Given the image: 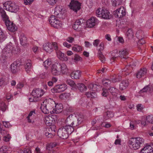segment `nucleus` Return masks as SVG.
I'll use <instances>...</instances> for the list:
<instances>
[{
  "label": "nucleus",
  "mask_w": 153,
  "mask_h": 153,
  "mask_svg": "<svg viewBox=\"0 0 153 153\" xmlns=\"http://www.w3.org/2000/svg\"><path fill=\"white\" fill-rule=\"evenodd\" d=\"M55 106V102L53 100L49 99L44 101L42 104L40 109L42 112L45 114H48L49 112L51 114Z\"/></svg>",
  "instance_id": "1"
},
{
  "label": "nucleus",
  "mask_w": 153,
  "mask_h": 153,
  "mask_svg": "<svg viewBox=\"0 0 153 153\" xmlns=\"http://www.w3.org/2000/svg\"><path fill=\"white\" fill-rule=\"evenodd\" d=\"M144 140L142 138L137 137L131 138L129 141V144L131 149L134 150L138 149L143 143Z\"/></svg>",
  "instance_id": "2"
},
{
  "label": "nucleus",
  "mask_w": 153,
  "mask_h": 153,
  "mask_svg": "<svg viewBox=\"0 0 153 153\" xmlns=\"http://www.w3.org/2000/svg\"><path fill=\"white\" fill-rule=\"evenodd\" d=\"M44 94L43 90L39 88H35L33 89L32 93V96L29 98L30 102H36L39 101V97Z\"/></svg>",
  "instance_id": "3"
},
{
  "label": "nucleus",
  "mask_w": 153,
  "mask_h": 153,
  "mask_svg": "<svg viewBox=\"0 0 153 153\" xmlns=\"http://www.w3.org/2000/svg\"><path fill=\"white\" fill-rule=\"evenodd\" d=\"M96 13L98 17H101L104 19H109L111 17V15L109 11L104 8L98 9Z\"/></svg>",
  "instance_id": "4"
},
{
  "label": "nucleus",
  "mask_w": 153,
  "mask_h": 153,
  "mask_svg": "<svg viewBox=\"0 0 153 153\" xmlns=\"http://www.w3.org/2000/svg\"><path fill=\"white\" fill-rule=\"evenodd\" d=\"M68 6L70 9L76 13L81 9L80 3L75 0H72Z\"/></svg>",
  "instance_id": "5"
},
{
  "label": "nucleus",
  "mask_w": 153,
  "mask_h": 153,
  "mask_svg": "<svg viewBox=\"0 0 153 153\" xmlns=\"http://www.w3.org/2000/svg\"><path fill=\"white\" fill-rule=\"evenodd\" d=\"M65 10L64 9L60 7L59 6H57L55 9L54 15L60 19H63L65 17Z\"/></svg>",
  "instance_id": "6"
},
{
  "label": "nucleus",
  "mask_w": 153,
  "mask_h": 153,
  "mask_svg": "<svg viewBox=\"0 0 153 153\" xmlns=\"http://www.w3.org/2000/svg\"><path fill=\"white\" fill-rule=\"evenodd\" d=\"M0 13L1 14L3 20L6 26L8 31H10V20L9 17L6 14L3 8L0 7Z\"/></svg>",
  "instance_id": "7"
},
{
  "label": "nucleus",
  "mask_w": 153,
  "mask_h": 153,
  "mask_svg": "<svg viewBox=\"0 0 153 153\" xmlns=\"http://www.w3.org/2000/svg\"><path fill=\"white\" fill-rule=\"evenodd\" d=\"M0 13L1 14L3 20L6 26L8 31H10V20L9 17L6 14L3 8L0 7Z\"/></svg>",
  "instance_id": "8"
},
{
  "label": "nucleus",
  "mask_w": 153,
  "mask_h": 153,
  "mask_svg": "<svg viewBox=\"0 0 153 153\" xmlns=\"http://www.w3.org/2000/svg\"><path fill=\"white\" fill-rule=\"evenodd\" d=\"M56 129L54 126L48 127L44 130L45 134L48 138H52L55 135Z\"/></svg>",
  "instance_id": "9"
},
{
  "label": "nucleus",
  "mask_w": 153,
  "mask_h": 153,
  "mask_svg": "<svg viewBox=\"0 0 153 153\" xmlns=\"http://www.w3.org/2000/svg\"><path fill=\"white\" fill-rule=\"evenodd\" d=\"M67 88V85L65 84H62L56 85L51 89V91L53 93H60L64 91Z\"/></svg>",
  "instance_id": "10"
},
{
  "label": "nucleus",
  "mask_w": 153,
  "mask_h": 153,
  "mask_svg": "<svg viewBox=\"0 0 153 153\" xmlns=\"http://www.w3.org/2000/svg\"><path fill=\"white\" fill-rule=\"evenodd\" d=\"M57 119L56 116L53 115L51 116H49L45 117V121L47 126H51L54 124Z\"/></svg>",
  "instance_id": "11"
},
{
  "label": "nucleus",
  "mask_w": 153,
  "mask_h": 153,
  "mask_svg": "<svg viewBox=\"0 0 153 153\" xmlns=\"http://www.w3.org/2000/svg\"><path fill=\"white\" fill-rule=\"evenodd\" d=\"M49 22L51 25L54 27L58 28L61 27L60 22L56 19L55 17L53 15H52L50 17Z\"/></svg>",
  "instance_id": "12"
},
{
  "label": "nucleus",
  "mask_w": 153,
  "mask_h": 153,
  "mask_svg": "<svg viewBox=\"0 0 153 153\" xmlns=\"http://www.w3.org/2000/svg\"><path fill=\"white\" fill-rule=\"evenodd\" d=\"M60 65L59 63L53 64L51 68V72L54 75L58 76L61 74Z\"/></svg>",
  "instance_id": "13"
},
{
  "label": "nucleus",
  "mask_w": 153,
  "mask_h": 153,
  "mask_svg": "<svg viewBox=\"0 0 153 153\" xmlns=\"http://www.w3.org/2000/svg\"><path fill=\"white\" fill-rule=\"evenodd\" d=\"M57 134L58 136L62 139H67L69 135L62 127L59 128L58 129Z\"/></svg>",
  "instance_id": "14"
},
{
  "label": "nucleus",
  "mask_w": 153,
  "mask_h": 153,
  "mask_svg": "<svg viewBox=\"0 0 153 153\" xmlns=\"http://www.w3.org/2000/svg\"><path fill=\"white\" fill-rule=\"evenodd\" d=\"M99 46L100 48L98 50L97 56L101 61L102 63H104L106 60L105 58L102 54V53L101 52V51H102L104 49L103 43V42L101 43L99 45Z\"/></svg>",
  "instance_id": "15"
},
{
  "label": "nucleus",
  "mask_w": 153,
  "mask_h": 153,
  "mask_svg": "<svg viewBox=\"0 0 153 153\" xmlns=\"http://www.w3.org/2000/svg\"><path fill=\"white\" fill-rule=\"evenodd\" d=\"M114 14L115 17L121 18L126 14L125 9L123 8H119L114 11Z\"/></svg>",
  "instance_id": "16"
},
{
  "label": "nucleus",
  "mask_w": 153,
  "mask_h": 153,
  "mask_svg": "<svg viewBox=\"0 0 153 153\" xmlns=\"http://www.w3.org/2000/svg\"><path fill=\"white\" fill-rule=\"evenodd\" d=\"M120 57L122 58L126 59L128 57V50L126 48H124L119 51Z\"/></svg>",
  "instance_id": "17"
},
{
  "label": "nucleus",
  "mask_w": 153,
  "mask_h": 153,
  "mask_svg": "<svg viewBox=\"0 0 153 153\" xmlns=\"http://www.w3.org/2000/svg\"><path fill=\"white\" fill-rule=\"evenodd\" d=\"M43 48L46 52L50 53L53 51L52 44L51 43L48 42L43 45Z\"/></svg>",
  "instance_id": "18"
},
{
  "label": "nucleus",
  "mask_w": 153,
  "mask_h": 153,
  "mask_svg": "<svg viewBox=\"0 0 153 153\" xmlns=\"http://www.w3.org/2000/svg\"><path fill=\"white\" fill-rule=\"evenodd\" d=\"M147 69L146 68H141L137 73L136 76L137 78H140L144 76L147 73Z\"/></svg>",
  "instance_id": "19"
},
{
  "label": "nucleus",
  "mask_w": 153,
  "mask_h": 153,
  "mask_svg": "<svg viewBox=\"0 0 153 153\" xmlns=\"http://www.w3.org/2000/svg\"><path fill=\"white\" fill-rule=\"evenodd\" d=\"M74 90H76L78 89V90L81 92H83L84 91H85L87 89L86 87L84 84L82 83H77L74 88Z\"/></svg>",
  "instance_id": "20"
},
{
  "label": "nucleus",
  "mask_w": 153,
  "mask_h": 153,
  "mask_svg": "<svg viewBox=\"0 0 153 153\" xmlns=\"http://www.w3.org/2000/svg\"><path fill=\"white\" fill-rule=\"evenodd\" d=\"M62 108L63 107L62 104H59L56 105L55 103V106L52 111V113L58 114L61 112L62 111Z\"/></svg>",
  "instance_id": "21"
},
{
  "label": "nucleus",
  "mask_w": 153,
  "mask_h": 153,
  "mask_svg": "<svg viewBox=\"0 0 153 153\" xmlns=\"http://www.w3.org/2000/svg\"><path fill=\"white\" fill-rule=\"evenodd\" d=\"M96 19L92 17L88 19L86 22V25L87 27L90 28H91L94 27L95 24Z\"/></svg>",
  "instance_id": "22"
},
{
  "label": "nucleus",
  "mask_w": 153,
  "mask_h": 153,
  "mask_svg": "<svg viewBox=\"0 0 153 153\" xmlns=\"http://www.w3.org/2000/svg\"><path fill=\"white\" fill-rule=\"evenodd\" d=\"M62 127L67 131L69 134H71L74 130V127L71 125L66 124L65 126Z\"/></svg>",
  "instance_id": "23"
},
{
  "label": "nucleus",
  "mask_w": 153,
  "mask_h": 153,
  "mask_svg": "<svg viewBox=\"0 0 153 153\" xmlns=\"http://www.w3.org/2000/svg\"><path fill=\"white\" fill-rule=\"evenodd\" d=\"M111 60H113V61L116 60V59L119 56L120 57L119 51L117 50L113 51L111 53Z\"/></svg>",
  "instance_id": "24"
},
{
  "label": "nucleus",
  "mask_w": 153,
  "mask_h": 153,
  "mask_svg": "<svg viewBox=\"0 0 153 153\" xmlns=\"http://www.w3.org/2000/svg\"><path fill=\"white\" fill-rule=\"evenodd\" d=\"M80 76V72L79 70L74 71L71 74V77L72 79H78Z\"/></svg>",
  "instance_id": "25"
},
{
  "label": "nucleus",
  "mask_w": 153,
  "mask_h": 153,
  "mask_svg": "<svg viewBox=\"0 0 153 153\" xmlns=\"http://www.w3.org/2000/svg\"><path fill=\"white\" fill-rule=\"evenodd\" d=\"M19 39L20 43L22 46H25L27 44L26 37L24 34H22L19 37Z\"/></svg>",
  "instance_id": "26"
},
{
  "label": "nucleus",
  "mask_w": 153,
  "mask_h": 153,
  "mask_svg": "<svg viewBox=\"0 0 153 153\" xmlns=\"http://www.w3.org/2000/svg\"><path fill=\"white\" fill-rule=\"evenodd\" d=\"M1 133H3L4 135L3 140L6 142H8L10 141V135L8 132L4 130L1 131Z\"/></svg>",
  "instance_id": "27"
},
{
  "label": "nucleus",
  "mask_w": 153,
  "mask_h": 153,
  "mask_svg": "<svg viewBox=\"0 0 153 153\" xmlns=\"http://www.w3.org/2000/svg\"><path fill=\"white\" fill-rule=\"evenodd\" d=\"M114 116V113L111 111H108L104 114V118L105 120L109 119Z\"/></svg>",
  "instance_id": "28"
},
{
  "label": "nucleus",
  "mask_w": 153,
  "mask_h": 153,
  "mask_svg": "<svg viewBox=\"0 0 153 153\" xmlns=\"http://www.w3.org/2000/svg\"><path fill=\"white\" fill-rule=\"evenodd\" d=\"M18 64L17 62H14L11 64L10 67L11 71L13 73H15L17 71Z\"/></svg>",
  "instance_id": "29"
},
{
  "label": "nucleus",
  "mask_w": 153,
  "mask_h": 153,
  "mask_svg": "<svg viewBox=\"0 0 153 153\" xmlns=\"http://www.w3.org/2000/svg\"><path fill=\"white\" fill-rule=\"evenodd\" d=\"M153 90L152 87L151 85H149L145 86L143 89L140 90L139 91V93H142L148 91L151 92Z\"/></svg>",
  "instance_id": "30"
},
{
  "label": "nucleus",
  "mask_w": 153,
  "mask_h": 153,
  "mask_svg": "<svg viewBox=\"0 0 153 153\" xmlns=\"http://www.w3.org/2000/svg\"><path fill=\"white\" fill-rule=\"evenodd\" d=\"M128 85V82L127 80L123 81L120 84V89L123 90L126 89Z\"/></svg>",
  "instance_id": "31"
},
{
  "label": "nucleus",
  "mask_w": 153,
  "mask_h": 153,
  "mask_svg": "<svg viewBox=\"0 0 153 153\" xmlns=\"http://www.w3.org/2000/svg\"><path fill=\"white\" fill-rule=\"evenodd\" d=\"M73 114L69 115L66 118L65 123L66 125H71L73 126Z\"/></svg>",
  "instance_id": "32"
},
{
  "label": "nucleus",
  "mask_w": 153,
  "mask_h": 153,
  "mask_svg": "<svg viewBox=\"0 0 153 153\" xmlns=\"http://www.w3.org/2000/svg\"><path fill=\"white\" fill-rule=\"evenodd\" d=\"M19 10L18 6L14 3H11L10 4V12H11L16 13Z\"/></svg>",
  "instance_id": "33"
},
{
  "label": "nucleus",
  "mask_w": 153,
  "mask_h": 153,
  "mask_svg": "<svg viewBox=\"0 0 153 153\" xmlns=\"http://www.w3.org/2000/svg\"><path fill=\"white\" fill-rule=\"evenodd\" d=\"M150 146H147L144 147L140 152L141 153H150L153 152V150H151Z\"/></svg>",
  "instance_id": "34"
},
{
  "label": "nucleus",
  "mask_w": 153,
  "mask_h": 153,
  "mask_svg": "<svg viewBox=\"0 0 153 153\" xmlns=\"http://www.w3.org/2000/svg\"><path fill=\"white\" fill-rule=\"evenodd\" d=\"M79 20H76L73 26V28L75 30L79 31L81 29L82 25L79 22Z\"/></svg>",
  "instance_id": "35"
},
{
  "label": "nucleus",
  "mask_w": 153,
  "mask_h": 153,
  "mask_svg": "<svg viewBox=\"0 0 153 153\" xmlns=\"http://www.w3.org/2000/svg\"><path fill=\"white\" fill-rule=\"evenodd\" d=\"M60 65V73L62 72V73H64L67 71V68L66 65L64 63L60 64L59 63Z\"/></svg>",
  "instance_id": "36"
},
{
  "label": "nucleus",
  "mask_w": 153,
  "mask_h": 153,
  "mask_svg": "<svg viewBox=\"0 0 153 153\" xmlns=\"http://www.w3.org/2000/svg\"><path fill=\"white\" fill-rule=\"evenodd\" d=\"M77 121H78L79 124H81L84 119V116L81 114H78L76 115Z\"/></svg>",
  "instance_id": "37"
},
{
  "label": "nucleus",
  "mask_w": 153,
  "mask_h": 153,
  "mask_svg": "<svg viewBox=\"0 0 153 153\" xmlns=\"http://www.w3.org/2000/svg\"><path fill=\"white\" fill-rule=\"evenodd\" d=\"M66 82L67 84L72 87V90H74V88L75 87L76 84L73 80L71 79H67L66 80Z\"/></svg>",
  "instance_id": "38"
},
{
  "label": "nucleus",
  "mask_w": 153,
  "mask_h": 153,
  "mask_svg": "<svg viewBox=\"0 0 153 153\" xmlns=\"http://www.w3.org/2000/svg\"><path fill=\"white\" fill-rule=\"evenodd\" d=\"M100 86H98L97 84H91L88 86V88L91 90L95 91L97 90V89L99 88Z\"/></svg>",
  "instance_id": "39"
},
{
  "label": "nucleus",
  "mask_w": 153,
  "mask_h": 153,
  "mask_svg": "<svg viewBox=\"0 0 153 153\" xmlns=\"http://www.w3.org/2000/svg\"><path fill=\"white\" fill-rule=\"evenodd\" d=\"M76 117V115L74 114H73V126L75 127L79 125L78 121H77V119Z\"/></svg>",
  "instance_id": "40"
},
{
  "label": "nucleus",
  "mask_w": 153,
  "mask_h": 153,
  "mask_svg": "<svg viewBox=\"0 0 153 153\" xmlns=\"http://www.w3.org/2000/svg\"><path fill=\"white\" fill-rule=\"evenodd\" d=\"M126 35L129 39L131 38L134 36V33L132 29H129L126 32Z\"/></svg>",
  "instance_id": "41"
},
{
  "label": "nucleus",
  "mask_w": 153,
  "mask_h": 153,
  "mask_svg": "<svg viewBox=\"0 0 153 153\" xmlns=\"http://www.w3.org/2000/svg\"><path fill=\"white\" fill-rule=\"evenodd\" d=\"M72 50L74 51L79 52L82 51V49L81 46L76 45L72 48Z\"/></svg>",
  "instance_id": "42"
},
{
  "label": "nucleus",
  "mask_w": 153,
  "mask_h": 153,
  "mask_svg": "<svg viewBox=\"0 0 153 153\" xmlns=\"http://www.w3.org/2000/svg\"><path fill=\"white\" fill-rule=\"evenodd\" d=\"M102 82L104 86H107L111 84V81L110 79H103L102 80Z\"/></svg>",
  "instance_id": "43"
},
{
  "label": "nucleus",
  "mask_w": 153,
  "mask_h": 153,
  "mask_svg": "<svg viewBox=\"0 0 153 153\" xmlns=\"http://www.w3.org/2000/svg\"><path fill=\"white\" fill-rule=\"evenodd\" d=\"M70 96V94L69 93H64L62 94L59 96V98L61 99L65 100L68 98Z\"/></svg>",
  "instance_id": "44"
},
{
  "label": "nucleus",
  "mask_w": 153,
  "mask_h": 153,
  "mask_svg": "<svg viewBox=\"0 0 153 153\" xmlns=\"http://www.w3.org/2000/svg\"><path fill=\"white\" fill-rule=\"evenodd\" d=\"M31 65L30 62H28L26 63L25 65V68L26 71L27 73L29 72L31 69Z\"/></svg>",
  "instance_id": "45"
},
{
  "label": "nucleus",
  "mask_w": 153,
  "mask_h": 153,
  "mask_svg": "<svg viewBox=\"0 0 153 153\" xmlns=\"http://www.w3.org/2000/svg\"><path fill=\"white\" fill-rule=\"evenodd\" d=\"M10 23H11V25H10V26H11L10 27V32H14L17 30V27L13 22H11L10 21Z\"/></svg>",
  "instance_id": "46"
},
{
  "label": "nucleus",
  "mask_w": 153,
  "mask_h": 153,
  "mask_svg": "<svg viewBox=\"0 0 153 153\" xmlns=\"http://www.w3.org/2000/svg\"><path fill=\"white\" fill-rule=\"evenodd\" d=\"M112 5L114 6H117L121 4L122 1L121 0H111Z\"/></svg>",
  "instance_id": "47"
},
{
  "label": "nucleus",
  "mask_w": 153,
  "mask_h": 153,
  "mask_svg": "<svg viewBox=\"0 0 153 153\" xmlns=\"http://www.w3.org/2000/svg\"><path fill=\"white\" fill-rule=\"evenodd\" d=\"M33 113H34V114H35L34 111H30L28 116L27 117V118L28 120V122L29 123H32V124H33L34 122V120H33L32 121L31 119H30V117L32 116Z\"/></svg>",
  "instance_id": "48"
},
{
  "label": "nucleus",
  "mask_w": 153,
  "mask_h": 153,
  "mask_svg": "<svg viewBox=\"0 0 153 153\" xmlns=\"http://www.w3.org/2000/svg\"><path fill=\"white\" fill-rule=\"evenodd\" d=\"M146 120L147 123L153 124V115L147 116L146 118Z\"/></svg>",
  "instance_id": "49"
},
{
  "label": "nucleus",
  "mask_w": 153,
  "mask_h": 153,
  "mask_svg": "<svg viewBox=\"0 0 153 153\" xmlns=\"http://www.w3.org/2000/svg\"><path fill=\"white\" fill-rule=\"evenodd\" d=\"M110 92L113 95H115L117 92V90L116 88L113 87H110L109 88Z\"/></svg>",
  "instance_id": "50"
},
{
  "label": "nucleus",
  "mask_w": 153,
  "mask_h": 153,
  "mask_svg": "<svg viewBox=\"0 0 153 153\" xmlns=\"http://www.w3.org/2000/svg\"><path fill=\"white\" fill-rule=\"evenodd\" d=\"M7 108V106L4 102L0 103V110L3 111H4Z\"/></svg>",
  "instance_id": "51"
},
{
  "label": "nucleus",
  "mask_w": 153,
  "mask_h": 153,
  "mask_svg": "<svg viewBox=\"0 0 153 153\" xmlns=\"http://www.w3.org/2000/svg\"><path fill=\"white\" fill-rule=\"evenodd\" d=\"M9 1H8L3 4L4 8L9 11L10 10V4H9Z\"/></svg>",
  "instance_id": "52"
},
{
  "label": "nucleus",
  "mask_w": 153,
  "mask_h": 153,
  "mask_svg": "<svg viewBox=\"0 0 153 153\" xmlns=\"http://www.w3.org/2000/svg\"><path fill=\"white\" fill-rule=\"evenodd\" d=\"M51 64V62L49 59L45 60L43 63V65L45 67L47 68Z\"/></svg>",
  "instance_id": "53"
},
{
  "label": "nucleus",
  "mask_w": 153,
  "mask_h": 153,
  "mask_svg": "<svg viewBox=\"0 0 153 153\" xmlns=\"http://www.w3.org/2000/svg\"><path fill=\"white\" fill-rule=\"evenodd\" d=\"M56 145L57 144L56 143H51L48 146H47L46 149L48 151L51 150L54 147H55Z\"/></svg>",
  "instance_id": "54"
},
{
  "label": "nucleus",
  "mask_w": 153,
  "mask_h": 153,
  "mask_svg": "<svg viewBox=\"0 0 153 153\" xmlns=\"http://www.w3.org/2000/svg\"><path fill=\"white\" fill-rule=\"evenodd\" d=\"M4 34L1 29L0 28V43L2 42L5 40Z\"/></svg>",
  "instance_id": "55"
},
{
  "label": "nucleus",
  "mask_w": 153,
  "mask_h": 153,
  "mask_svg": "<svg viewBox=\"0 0 153 153\" xmlns=\"http://www.w3.org/2000/svg\"><path fill=\"white\" fill-rule=\"evenodd\" d=\"M130 66L129 65L126 66L124 68L123 70V71H127V73H130L131 72L130 68Z\"/></svg>",
  "instance_id": "56"
},
{
  "label": "nucleus",
  "mask_w": 153,
  "mask_h": 153,
  "mask_svg": "<svg viewBox=\"0 0 153 153\" xmlns=\"http://www.w3.org/2000/svg\"><path fill=\"white\" fill-rule=\"evenodd\" d=\"M74 59L76 61H81L82 60L81 57L78 54H76L75 55Z\"/></svg>",
  "instance_id": "57"
},
{
  "label": "nucleus",
  "mask_w": 153,
  "mask_h": 153,
  "mask_svg": "<svg viewBox=\"0 0 153 153\" xmlns=\"http://www.w3.org/2000/svg\"><path fill=\"white\" fill-rule=\"evenodd\" d=\"M47 1L50 5H52L55 4L57 1V0H47Z\"/></svg>",
  "instance_id": "58"
},
{
  "label": "nucleus",
  "mask_w": 153,
  "mask_h": 153,
  "mask_svg": "<svg viewBox=\"0 0 153 153\" xmlns=\"http://www.w3.org/2000/svg\"><path fill=\"white\" fill-rule=\"evenodd\" d=\"M10 46L9 45H7L4 49V51L6 53V54H7L10 53Z\"/></svg>",
  "instance_id": "59"
},
{
  "label": "nucleus",
  "mask_w": 153,
  "mask_h": 153,
  "mask_svg": "<svg viewBox=\"0 0 153 153\" xmlns=\"http://www.w3.org/2000/svg\"><path fill=\"white\" fill-rule=\"evenodd\" d=\"M57 54L60 59H61L62 58H63L64 56V54L60 51H59L58 52H57Z\"/></svg>",
  "instance_id": "60"
},
{
  "label": "nucleus",
  "mask_w": 153,
  "mask_h": 153,
  "mask_svg": "<svg viewBox=\"0 0 153 153\" xmlns=\"http://www.w3.org/2000/svg\"><path fill=\"white\" fill-rule=\"evenodd\" d=\"M110 79L111 81V82H112L113 83L117 82V81H116L117 79L116 76L111 77Z\"/></svg>",
  "instance_id": "61"
},
{
  "label": "nucleus",
  "mask_w": 153,
  "mask_h": 153,
  "mask_svg": "<svg viewBox=\"0 0 153 153\" xmlns=\"http://www.w3.org/2000/svg\"><path fill=\"white\" fill-rule=\"evenodd\" d=\"M137 111H141L143 108V105L141 104H138L137 106Z\"/></svg>",
  "instance_id": "62"
},
{
  "label": "nucleus",
  "mask_w": 153,
  "mask_h": 153,
  "mask_svg": "<svg viewBox=\"0 0 153 153\" xmlns=\"http://www.w3.org/2000/svg\"><path fill=\"white\" fill-rule=\"evenodd\" d=\"M21 153H31V152L30 149L25 148L22 151Z\"/></svg>",
  "instance_id": "63"
},
{
  "label": "nucleus",
  "mask_w": 153,
  "mask_h": 153,
  "mask_svg": "<svg viewBox=\"0 0 153 153\" xmlns=\"http://www.w3.org/2000/svg\"><path fill=\"white\" fill-rule=\"evenodd\" d=\"M52 46H53L55 50L57 51L58 49V47L57 43L56 42H52Z\"/></svg>",
  "instance_id": "64"
}]
</instances>
